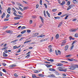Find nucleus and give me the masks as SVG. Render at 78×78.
I'll return each mask as SVG.
<instances>
[{"label": "nucleus", "instance_id": "nucleus-1", "mask_svg": "<svg viewBox=\"0 0 78 78\" xmlns=\"http://www.w3.org/2000/svg\"><path fill=\"white\" fill-rule=\"evenodd\" d=\"M76 69V67L74 66H71L69 67V69L71 70H73Z\"/></svg>", "mask_w": 78, "mask_h": 78}, {"label": "nucleus", "instance_id": "nucleus-2", "mask_svg": "<svg viewBox=\"0 0 78 78\" xmlns=\"http://www.w3.org/2000/svg\"><path fill=\"white\" fill-rule=\"evenodd\" d=\"M5 32L8 34H11V33H12V32H13V31L12 30H8L6 31Z\"/></svg>", "mask_w": 78, "mask_h": 78}, {"label": "nucleus", "instance_id": "nucleus-3", "mask_svg": "<svg viewBox=\"0 0 78 78\" xmlns=\"http://www.w3.org/2000/svg\"><path fill=\"white\" fill-rule=\"evenodd\" d=\"M66 41H63L62 43V44H61V46L62 47V46L65 45V44H66Z\"/></svg>", "mask_w": 78, "mask_h": 78}, {"label": "nucleus", "instance_id": "nucleus-4", "mask_svg": "<svg viewBox=\"0 0 78 78\" xmlns=\"http://www.w3.org/2000/svg\"><path fill=\"white\" fill-rule=\"evenodd\" d=\"M38 34H39L38 33H36L33 34L32 37H36V36H37Z\"/></svg>", "mask_w": 78, "mask_h": 78}, {"label": "nucleus", "instance_id": "nucleus-5", "mask_svg": "<svg viewBox=\"0 0 78 78\" xmlns=\"http://www.w3.org/2000/svg\"><path fill=\"white\" fill-rule=\"evenodd\" d=\"M48 39H49V38H45L44 39H43L41 40L40 41L41 42H44V41H47V40H48Z\"/></svg>", "mask_w": 78, "mask_h": 78}, {"label": "nucleus", "instance_id": "nucleus-6", "mask_svg": "<svg viewBox=\"0 0 78 78\" xmlns=\"http://www.w3.org/2000/svg\"><path fill=\"white\" fill-rule=\"evenodd\" d=\"M69 48V45H66L65 47V51H67Z\"/></svg>", "mask_w": 78, "mask_h": 78}, {"label": "nucleus", "instance_id": "nucleus-7", "mask_svg": "<svg viewBox=\"0 0 78 78\" xmlns=\"http://www.w3.org/2000/svg\"><path fill=\"white\" fill-rule=\"evenodd\" d=\"M39 17L41 19L42 22L43 23H44V19H43V18H42V17L41 16H40Z\"/></svg>", "mask_w": 78, "mask_h": 78}, {"label": "nucleus", "instance_id": "nucleus-8", "mask_svg": "<svg viewBox=\"0 0 78 78\" xmlns=\"http://www.w3.org/2000/svg\"><path fill=\"white\" fill-rule=\"evenodd\" d=\"M46 13L47 15H48V16L49 17H50V13H49L48 12V10L46 11Z\"/></svg>", "mask_w": 78, "mask_h": 78}, {"label": "nucleus", "instance_id": "nucleus-9", "mask_svg": "<svg viewBox=\"0 0 78 78\" xmlns=\"http://www.w3.org/2000/svg\"><path fill=\"white\" fill-rule=\"evenodd\" d=\"M3 56L4 57H7V56H8V55L5 54V53L4 52H3Z\"/></svg>", "mask_w": 78, "mask_h": 78}, {"label": "nucleus", "instance_id": "nucleus-10", "mask_svg": "<svg viewBox=\"0 0 78 78\" xmlns=\"http://www.w3.org/2000/svg\"><path fill=\"white\" fill-rule=\"evenodd\" d=\"M56 65L57 66H63V64L61 63H58L56 64Z\"/></svg>", "mask_w": 78, "mask_h": 78}, {"label": "nucleus", "instance_id": "nucleus-11", "mask_svg": "<svg viewBox=\"0 0 78 78\" xmlns=\"http://www.w3.org/2000/svg\"><path fill=\"white\" fill-rule=\"evenodd\" d=\"M49 70L50 71H52V72H53V71H56L55 69L53 68H50L49 69Z\"/></svg>", "mask_w": 78, "mask_h": 78}, {"label": "nucleus", "instance_id": "nucleus-12", "mask_svg": "<svg viewBox=\"0 0 78 78\" xmlns=\"http://www.w3.org/2000/svg\"><path fill=\"white\" fill-rule=\"evenodd\" d=\"M66 4V2L64 1H63L62 2V3H61L60 5H65Z\"/></svg>", "mask_w": 78, "mask_h": 78}, {"label": "nucleus", "instance_id": "nucleus-13", "mask_svg": "<svg viewBox=\"0 0 78 78\" xmlns=\"http://www.w3.org/2000/svg\"><path fill=\"white\" fill-rule=\"evenodd\" d=\"M59 71H63V72H66L67 71V69H59Z\"/></svg>", "mask_w": 78, "mask_h": 78}, {"label": "nucleus", "instance_id": "nucleus-14", "mask_svg": "<svg viewBox=\"0 0 78 78\" xmlns=\"http://www.w3.org/2000/svg\"><path fill=\"white\" fill-rule=\"evenodd\" d=\"M73 3L76 4L78 3V1L76 0H73Z\"/></svg>", "mask_w": 78, "mask_h": 78}, {"label": "nucleus", "instance_id": "nucleus-15", "mask_svg": "<svg viewBox=\"0 0 78 78\" xmlns=\"http://www.w3.org/2000/svg\"><path fill=\"white\" fill-rule=\"evenodd\" d=\"M62 22H61L58 25V27H60L61 26V25H62Z\"/></svg>", "mask_w": 78, "mask_h": 78}, {"label": "nucleus", "instance_id": "nucleus-16", "mask_svg": "<svg viewBox=\"0 0 78 78\" xmlns=\"http://www.w3.org/2000/svg\"><path fill=\"white\" fill-rule=\"evenodd\" d=\"M45 66L47 67H51V66H52V65H48V64H46Z\"/></svg>", "mask_w": 78, "mask_h": 78}, {"label": "nucleus", "instance_id": "nucleus-17", "mask_svg": "<svg viewBox=\"0 0 78 78\" xmlns=\"http://www.w3.org/2000/svg\"><path fill=\"white\" fill-rule=\"evenodd\" d=\"M54 18L55 19H61V17L59 16H57L55 17Z\"/></svg>", "mask_w": 78, "mask_h": 78}, {"label": "nucleus", "instance_id": "nucleus-18", "mask_svg": "<svg viewBox=\"0 0 78 78\" xmlns=\"http://www.w3.org/2000/svg\"><path fill=\"white\" fill-rule=\"evenodd\" d=\"M34 73H39L40 72V71H39V70H35L34 71Z\"/></svg>", "mask_w": 78, "mask_h": 78}, {"label": "nucleus", "instance_id": "nucleus-19", "mask_svg": "<svg viewBox=\"0 0 78 78\" xmlns=\"http://www.w3.org/2000/svg\"><path fill=\"white\" fill-rule=\"evenodd\" d=\"M56 39H58L59 38V34H57L55 36Z\"/></svg>", "mask_w": 78, "mask_h": 78}, {"label": "nucleus", "instance_id": "nucleus-20", "mask_svg": "<svg viewBox=\"0 0 78 78\" xmlns=\"http://www.w3.org/2000/svg\"><path fill=\"white\" fill-rule=\"evenodd\" d=\"M31 40H29V41H25L24 42V44H26L27 43H28V42H31Z\"/></svg>", "mask_w": 78, "mask_h": 78}, {"label": "nucleus", "instance_id": "nucleus-21", "mask_svg": "<svg viewBox=\"0 0 78 78\" xmlns=\"http://www.w3.org/2000/svg\"><path fill=\"white\" fill-rule=\"evenodd\" d=\"M32 77L33 78H36V75L35 74H33L32 75Z\"/></svg>", "mask_w": 78, "mask_h": 78}, {"label": "nucleus", "instance_id": "nucleus-22", "mask_svg": "<svg viewBox=\"0 0 78 78\" xmlns=\"http://www.w3.org/2000/svg\"><path fill=\"white\" fill-rule=\"evenodd\" d=\"M43 14H44V17H47V16L45 13V10H44Z\"/></svg>", "mask_w": 78, "mask_h": 78}, {"label": "nucleus", "instance_id": "nucleus-23", "mask_svg": "<svg viewBox=\"0 0 78 78\" xmlns=\"http://www.w3.org/2000/svg\"><path fill=\"white\" fill-rule=\"evenodd\" d=\"M38 76H40V77H44V75L42 74H39L38 75Z\"/></svg>", "mask_w": 78, "mask_h": 78}, {"label": "nucleus", "instance_id": "nucleus-24", "mask_svg": "<svg viewBox=\"0 0 78 78\" xmlns=\"http://www.w3.org/2000/svg\"><path fill=\"white\" fill-rule=\"evenodd\" d=\"M49 77H55V76L53 74H50V75L48 76Z\"/></svg>", "mask_w": 78, "mask_h": 78}, {"label": "nucleus", "instance_id": "nucleus-25", "mask_svg": "<svg viewBox=\"0 0 78 78\" xmlns=\"http://www.w3.org/2000/svg\"><path fill=\"white\" fill-rule=\"evenodd\" d=\"M20 19V18L16 17L14 18V19L15 20H19Z\"/></svg>", "mask_w": 78, "mask_h": 78}, {"label": "nucleus", "instance_id": "nucleus-26", "mask_svg": "<svg viewBox=\"0 0 78 78\" xmlns=\"http://www.w3.org/2000/svg\"><path fill=\"white\" fill-rule=\"evenodd\" d=\"M18 41V40H17V39H16L13 41H11V43H12V42H13V43L14 44L15 43V42H16V41Z\"/></svg>", "mask_w": 78, "mask_h": 78}, {"label": "nucleus", "instance_id": "nucleus-27", "mask_svg": "<svg viewBox=\"0 0 78 78\" xmlns=\"http://www.w3.org/2000/svg\"><path fill=\"white\" fill-rule=\"evenodd\" d=\"M18 8L20 9V10H21V11H23V9L22 8L20 7V6H19L18 7Z\"/></svg>", "mask_w": 78, "mask_h": 78}, {"label": "nucleus", "instance_id": "nucleus-28", "mask_svg": "<svg viewBox=\"0 0 78 78\" xmlns=\"http://www.w3.org/2000/svg\"><path fill=\"white\" fill-rule=\"evenodd\" d=\"M71 8L72 7H71V6H70V5L68 7V8L67 9V11H69V9H71Z\"/></svg>", "mask_w": 78, "mask_h": 78}, {"label": "nucleus", "instance_id": "nucleus-29", "mask_svg": "<svg viewBox=\"0 0 78 78\" xmlns=\"http://www.w3.org/2000/svg\"><path fill=\"white\" fill-rule=\"evenodd\" d=\"M26 28V27L25 26H23L22 27H21V30H23V29H25Z\"/></svg>", "mask_w": 78, "mask_h": 78}, {"label": "nucleus", "instance_id": "nucleus-30", "mask_svg": "<svg viewBox=\"0 0 78 78\" xmlns=\"http://www.w3.org/2000/svg\"><path fill=\"white\" fill-rule=\"evenodd\" d=\"M12 10L13 11H14V12H17V11H16V10L14 8H12Z\"/></svg>", "mask_w": 78, "mask_h": 78}, {"label": "nucleus", "instance_id": "nucleus-31", "mask_svg": "<svg viewBox=\"0 0 78 78\" xmlns=\"http://www.w3.org/2000/svg\"><path fill=\"white\" fill-rule=\"evenodd\" d=\"M16 66L14 65H12L10 66V67H16Z\"/></svg>", "mask_w": 78, "mask_h": 78}, {"label": "nucleus", "instance_id": "nucleus-32", "mask_svg": "<svg viewBox=\"0 0 78 78\" xmlns=\"http://www.w3.org/2000/svg\"><path fill=\"white\" fill-rule=\"evenodd\" d=\"M25 32H26V30H24L21 32V34H24V33H25Z\"/></svg>", "mask_w": 78, "mask_h": 78}, {"label": "nucleus", "instance_id": "nucleus-33", "mask_svg": "<svg viewBox=\"0 0 78 78\" xmlns=\"http://www.w3.org/2000/svg\"><path fill=\"white\" fill-rule=\"evenodd\" d=\"M44 36H45V35H40L39 37H44Z\"/></svg>", "mask_w": 78, "mask_h": 78}, {"label": "nucleus", "instance_id": "nucleus-34", "mask_svg": "<svg viewBox=\"0 0 78 78\" xmlns=\"http://www.w3.org/2000/svg\"><path fill=\"white\" fill-rule=\"evenodd\" d=\"M77 30V29H75L72 30V32H75Z\"/></svg>", "mask_w": 78, "mask_h": 78}, {"label": "nucleus", "instance_id": "nucleus-35", "mask_svg": "<svg viewBox=\"0 0 78 78\" xmlns=\"http://www.w3.org/2000/svg\"><path fill=\"white\" fill-rule=\"evenodd\" d=\"M69 38L70 41H71V40H73V39H74V38H73L71 36H70Z\"/></svg>", "mask_w": 78, "mask_h": 78}, {"label": "nucleus", "instance_id": "nucleus-36", "mask_svg": "<svg viewBox=\"0 0 78 78\" xmlns=\"http://www.w3.org/2000/svg\"><path fill=\"white\" fill-rule=\"evenodd\" d=\"M28 8L27 6H25L24 7V8H23V10H25V9H27Z\"/></svg>", "mask_w": 78, "mask_h": 78}, {"label": "nucleus", "instance_id": "nucleus-37", "mask_svg": "<svg viewBox=\"0 0 78 78\" xmlns=\"http://www.w3.org/2000/svg\"><path fill=\"white\" fill-rule=\"evenodd\" d=\"M74 36L75 37H78V34H75Z\"/></svg>", "mask_w": 78, "mask_h": 78}, {"label": "nucleus", "instance_id": "nucleus-38", "mask_svg": "<svg viewBox=\"0 0 78 78\" xmlns=\"http://www.w3.org/2000/svg\"><path fill=\"white\" fill-rule=\"evenodd\" d=\"M55 74L56 75H59V73H58L56 71L55 72Z\"/></svg>", "mask_w": 78, "mask_h": 78}, {"label": "nucleus", "instance_id": "nucleus-39", "mask_svg": "<svg viewBox=\"0 0 78 78\" xmlns=\"http://www.w3.org/2000/svg\"><path fill=\"white\" fill-rule=\"evenodd\" d=\"M67 4L68 5H70V2L68 1L67 2Z\"/></svg>", "mask_w": 78, "mask_h": 78}, {"label": "nucleus", "instance_id": "nucleus-40", "mask_svg": "<svg viewBox=\"0 0 78 78\" xmlns=\"http://www.w3.org/2000/svg\"><path fill=\"white\" fill-rule=\"evenodd\" d=\"M72 46L70 48V49L72 50V49H73V47H74V45L73 44H72Z\"/></svg>", "mask_w": 78, "mask_h": 78}, {"label": "nucleus", "instance_id": "nucleus-41", "mask_svg": "<svg viewBox=\"0 0 78 78\" xmlns=\"http://www.w3.org/2000/svg\"><path fill=\"white\" fill-rule=\"evenodd\" d=\"M16 3L17 5H19V6H20L21 4L20 3H19L18 2H16Z\"/></svg>", "mask_w": 78, "mask_h": 78}, {"label": "nucleus", "instance_id": "nucleus-42", "mask_svg": "<svg viewBox=\"0 0 78 78\" xmlns=\"http://www.w3.org/2000/svg\"><path fill=\"white\" fill-rule=\"evenodd\" d=\"M27 32L28 33H31V30H27Z\"/></svg>", "mask_w": 78, "mask_h": 78}, {"label": "nucleus", "instance_id": "nucleus-43", "mask_svg": "<svg viewBox=\"0 0 78 78\" xmlns=\"http://www.w3.org/2000/svg\"><path fill=\"white\" fill-rule=\"evenodd\" d=\"M50 62H54V60L50 59Z\"/></svg>", "mask_w": 78, "mask_h": 78}, {"label": "nucleus", "instance_id": "nucleus-44", "mask_svg": "<svg viewBox=\"0 0 78 78\" xmlns=\"http://www.w3.org/2000/svg\"><path fill=\"white\" fill-rule=\"evenodd\" d=\"M58 55H61V51H60V50H58Z\"/></svg>", "mask_w": 78, "mask_h": 78}, {"label": "nucleus", "instance_id": "nucleus-45", "mask_svg": "<svg viewBox=\"0 0 78 78\" xmlns=\"http://www.w3.org/2000/svg\"><path fill=\"white\" fill-rule=\"evenodd\" d=\"M42 0H40V5H42Z\"/></svg>", "mask_w": 78, "mask_h": 78}, {"label": "nucleus", "instance_id": "nucleus-46", "mask_svg": "<svg viewBox=\"0 0 78 78\" xmlns=\"http://www.w3.org/2000/svg\"><path fill=\"white\" fill-rule=\"evenodd\" d=\"M55 53L56 56H58V52L57 51H56V50H55Z\"/></svg>", "mask_w": 78, "mask_h": 78}, {"label": "nucleus", "instance_id": "nucleus-47", "mask_svg": "<svg viewBox=\"0 0 78 78\" xmlns=\"http://www.w3.org/2000/svg\"><path fill=\"white\" fill-rule=\"evenodd\" d=\"M30 54H29L28 55H26V58H29V57H30Z\"/></svg>", "mask_w": 78, "mask_h": 78}, {"label": "nucleus", "instance_id": "nucleus-48", "mask_svg": "<svg viewBox=\"0 0 78 78\" xmlns=\"http://www.w3.org/2000/svg\"><path fill=\"white\" fill-rule=\"evenodd\" d=\"M44 5L45 8H47V4L45 3H44Z\"/></svg>", "mask_w": 78, "mask_h": 78}, {"label": "nucleus", "instance_id": "nucleus-49", "mask_svg": "<svg viewBox=\"0 0 78 78\" xmlns=\"http://www.w3.org/2000/svg\"><path fill=\"white\" fill-rule=\"evenodd\" d=\"M62 14V12H58V16H60Z\"/></svg>", "mask_w": 78, "mask_h": 78}, {"label": "nucleus", "instance_id": "nucleus-50", "mask_svg": "<svg viewBox=\"0 0 78 78\" xmlns=\"http://www.w3.org/2000/svg\"><path fill=\"white\" fill-rule=\"evenodd\" d=\"M22 36V35L20 34L19 35H18V36H17V37L18 38V37H21V36Z\"/></svg>", "mask_w": 78, "mask_h": 78}, {"label": "nucleus", "instance_id": "nucleus-51", "mask_svg": "<svg viewBox=\"0 0 78 78\" xmlns=\"http://www.w3.org/2000/svg\"><path fill=\"white\" fill-rule=\"evenodd\" d=\"M21 50V48H20L19 49L18 51H17V53H20V52Z\"/></svg>", "mask_w": 78, "mask_h": 78}, {"label": "nucleus", "instance_id": "nucleus-52", "mask_svg": "<svg viewBox=\"0 0 78 78\" xmlns=\"http://www.w3.org/2000/svg\"><path fill=\"white\" fill-rule=\"evenodd\" d=\"M8 48V47H5L4 48L2 49L3 50H6V49H7V48Z\"/></svg>", "mask_w": 78, "mask_h": 78}, {"label": "nucleus", "instance_id": "nucleus-53", "mask_svg": "<svg viewBox=\"0 0 78 78\" xmlns=\"http://www.w3.org/2000/svg\"><path fill=\"white\" fill-rule=\"evenodd\" d=\"M32 17L33 19H36V16H32Z\"/></svg>", "mask_w": 78, "mask_h": 78}, {"label": "nucleus", "instance_id": "nucleus-54", "mask_svg": "<svg viewBox=\"0 0 78 78\" xmlns=\"http://www.w3.org/2000/svg\"><path fill=\"white\" fill-rule=\"evenodd\" d=\"M56 10H57V9H54L52 10V11L53 12H55V11H56Z\"/></svg>", "mask_w": 78, "mask_h": 78}, {"label": "nucleus", "instance_id": "nucleus-55", "mask_svg": "<svg viewBox=\"0 0 78 78\" xmlns=\"http://www.w3.org/2000/svg\"><path fill=\"white\" fill-rule=\"evenodd\" d=\"M14 76H16V77H17V76H18V75H17V74L15 73L14 74Z\"/></svg>", "mask_w": 78, "mask_h": 78}, {"label": "nucleus", "instance_id": "nucleus-56", "mask_svg": "<svg viewBox=\"0 0 78 78\" xmlns=\"http://www.w3.org/2000/svg\"><path fill=\"white\" fill-rule=\"evenodd\" d=\"M23 2L24 3H25V4H27V3H28V2H27L26 1H23Z\"/></svg>", "mask_w": 78, "mask_h": 78}, {"label": "nucleus", "instance_id": "nucleus-57", "mask_svg": "<svg viewBox=\"0 0 78 78\" xmlns=\"http://www.w3.org/2000/svg\"><path fill=\"white\" fill-rule=\"evenodd\" d=\"M9 14H7L6 16V18H9Z\"/></svg>", "mask_w": 78, "mask_h": 78}, {"label": "nucleus", "instance_id": "nucleus-58", "mask_svg": "<svg viewBox=\"0 0 78 78\" xmlns=\"http://www.w3.org/2000/svg\"><path fill=\"white\" fill-rule=\"evenodd\" d=\"M18 13H19V14H20V15H23V14H22V12H18Z\"/></svg>", "mask_w": 78, "mask_h": 78}, {"label": "nucleus", "instance_id": "nucleus-59", "mask_svg": "<svg viewBox=\"0 0 78 78\" xmlns=\"http://www.w3.org/2000/svg\"><path fill=\"white\" fill-rule=\"evenodd\" d=\"M70 6H71V8H73V7H74V6H75V5H70Z\"/></svg>", "mask_w": 78, "mask_h": 78}, {"label": "nucleus", "instance_id": "nucleus-60", "mask_svg": "<svg viewBox=\"0 0 78 78\" xmlns=\"http://www.w3.org/2000/svg\"><path fill=\"white\" fill-rule=\"evenodd\" d=\"M76 43V41H73V43H72V45H73V44H74L75 43Z\"/></svg>", "mask_w": 78, "mask_h": 78}, {"label": "nucleus", "instance_id": "nucleus-61", "mask_svg": "<svg viewBox=\"0 0 78 78\" xmlns=\"http://www.w3.org/2000/svg\"><path fill=\"white\" fill-rule=\"evenodd\" d=\"M49 51L51 52H53V50H52V49H51V48H50Z\"/></svg>", "mask_w": 78, "mask_h": 78}, {"label": "nucleus", "instance_id": "nucleus-62", "mask_svg": "<svg viewBox=\"0 0 78 78\" xmlns=\"http://www.w3.org/2000/svg\"><path fill=\"white\" fill-rule=\"evenodd\" d=\"M7 12L9 14H10L11 13V12L10 11V10H7Z\"/></svg>", "mask_w": 78, "mask_h": 78}, {"label": "nucleus", "instance_id": "nucleus-63", "mask_svg": "<svg viewBox=\"0 0 78 78\" xmlns=\"http://www.w3.org/2000/svg\"><path fill=\"white\" fill-rule=\"evenodd\" d=\"M2 65H3V66H6V64L5 63H3Z\"/></svg>", "mask_w": 78, "mask_h": 78}, {"label": "nucleus", "instance_id": "nucleus-64", "mask_svg": "<svg viewBox=\"0 0 78 78\" xmlns=\"http://www.w3.org/2000/svg\"><path fill=\"white\" fill-rule=\"evenodd\" d=\"M68 60L69 61H72L73 60V59H68Z\"/></svg>", "mask_w": 78, "mask_h": 78}]
</instances>
